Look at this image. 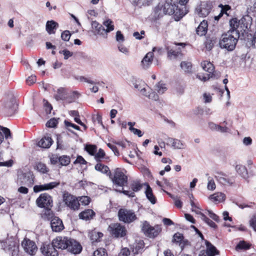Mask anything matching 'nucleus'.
<instances>
[{"mask_svg": "<svg viewBox=\"0 0 256 256\" xmlns=\"http://www.w3.org/2000/svg\"><path fill=\"white\" fill-rule=\"evenodd\" d=\"M162 12L164 14L169 15L174 14V19L178 21L184 16L188 12V10L186 7L182 8L173 2L172 0H166L163 5L158 4L156 8L157 12L158 10Z\"/></svg>", "mask_w": 256, "mask_h": 256, "instance_id": "1", "label": "nucleus"}, {"mask_svg": "<svg viewBox=\"0 0 256 256\" xmlns=\"http://www.w3.org/2000/svg\"><path fill=\"white\" fill-rule=\"evenodd\" d=\"M239 38L238 30L231 28L222 35L219 42L220 46L228 51H232L236 48Z\"/></svg>", "mask_w": 256, "mask_h": 256, "instance_id": "2", "label": "nucleus"}, {"mask_svg": "<svg viewBox=\"0 0 256 256\" xmlns=\"http://www.w3.org/2000/svg\"><path fill=\"white\" fill-rule=\"evenodd\" d=\"M230 28L234 30H238V34L242 31L245 32L250 28L251 24L250 18L248 16L242 18L238 20L237 18H232L230 21Z\"/></svg>", "mask_w": 256, "mask_h": 256, "instance_id": "3", "label": "nucleus"}, {"mask_svg": "<svg viewBox=\"0 0 256 256\" xmlns=\"http://www.w3.org/2000/svg\"><path fill=\"white\" fill-rule=\"evenodd\" d=\"M126 173V171L124 169L116 168L112 174L110 176L113 184L118 186H124L128 182V177Z\"/></svg>", "mask_w": 256, "mask_h": 256, "instance_id": "4", "label": "nucleus"}, {"mask_svg": "<svg viewBox=\"0 0 256 256\" xmlns=\"http://www.w3.org/2000/svg\"><path fill=\"white\" fill-rule=\"evenodd\" d=\"M36 204L38 207L46 209L48 214H50V210L53 206V200L50 195L46 193L40 194L36 200Z\"/></svg>", "mask_w": 256, "mask_h": 256, "instance_id": "5", "label": "nucleus"}, {"mask_svg": "<svg viewBox=\"0 0 256 256\" xmlns=\"http://www.w3.org/2000/svg\"><path fill=\"white\" fill-rule=\"evenodd\" d=\"M63 202L70 209L78 210L80 208V204L78 201V197L74 196L68 192H64L62 196Z\"/></svg>", "mask_w": 256, "mask_h": 256, "instance_id": "6", "label": "nucleus"}, {"mask_svg": "<svg viewBox=\"0 0 256 256\" xmlns=\"http://www.w3.org/2000/svg\"><path fill=\"white\" fill-rule=\"evenodd\" d=\"M142 230L144 234L150 238H154L158 236L161 232V228L159 226H152L149 222L146 221L143 222Z\"/></svg>", "mask_w": 256, "mask_h": 256, "instance_id": "7", "label": "nucleus"}, {"mask_svg": "<svg viewBox=\"0 0 256 256\" xmlns=\"http://www.w3.org/2000/svg\"><path fill=\"white\" fill-rule=\"evenodd\" d=\"M118 216L120 221L128 224L136 219V216L133 210L124 208L118 210Z\"/></svg>", "mask_w": 256, "mask_h": 256, "instance_id": "8", "label": "nucleus"}, {"mask_svg": "<svg viewBox=\"0 0 256 256\" xmlns=\"http://www.w3.org/2000/svg\"><path fill=\"white\" fill-rule=\"evenodd\" d=\"M3 249L8 250L12 254V256H18L19 250L18 246L16 240L14 238H10L6 240L2 245Z\"/></svg>", "mask_w": 256, "mask_h": 256, "instance_id": "9", "label": "nucleus"}, {"mask_svg": "<svg viewBox=\"0 0 256 256\" xmlns=\"http://www.w3.org/2000/svg\"><path fill=\"white\" fill-rule=\"evenodd\" d=\"M108 230L112 236L116 238L124 237L126 234L125 227L118 223L110 224L108 226Z\"/></svg>", "mask_w": 256, "mask_h": 256, "instance_id": "10", "label": "nucleus"}, {"mask_svg": "<svg viewBox=\"0 0 256 256\" xmlns=\"http://www.w3.org/2000/svg\"><path fill=\"white\" fill-rule=\"evenodd\" d=\"M201 66L203 70L206 72H208V74H206V75H201L200 74H198L196 76V78L206 82L212 76V72L214 71V68L212 63L207 60H204L202 62Z\"/></svg>", "mask_w": 256, "mask_h": 256, "instance_id": "11", "label": "nucleus"}, {"mask_svg": "<svg viewBox=\"0 0 256 256\" xmlns=\"http://www.w3.org/2000/svg\"><path fill=\"white\" fill-rule=\"evenodd\" d=\"M212 9L210 3L203 2L198 4L195 10L196 14L200 17H206L208 15Z\"/></svg>", "mask_w": 256, "mask_h": 256, "instance_id": "12", "label": "nucleus"}, {"mask_svg": "<svg viewBox=\"0 0 256 256\" xmlns=\"http://www.w3.org/2000/svg\"><path fill=\"white\" fill-rule=\"evenodd\" d=\"M22 246L26 252L30 256H34L36 254L38 248L34 242L24 238L22 242Z\"/></svg>", "mask_w": 256, "mask_h": 256, "instance_id": "13", "label": "nucleus"}, {"mask_svg": "<svg viewBox=\"0 0 256 256\" xmlns=\"http://www.w3.org/2000/svg\"><path fill=\"white\" fill-rule=\"evenodd\" d=\"M52 244L56 248L64 250L68 249L70 238L65 236H58L52 241Z\"/></svg>", "mask_w": 256, "mask_h": 256, "instance_id": "14", "label": "nucleus"}, {"mask_svg": "<svg viewBox=\"0 0 256 256\" xmlns=\"http://www.w3.org/2000/svg\"><path fill=\"white\" fill-rule=\"evenodd\" d=\"M40 250L44 256H58V252L52 242V244H44Z\"/></svg>", "mask_w": 256, "mask_h": 256, "instance_id": "15", "label": "nucleus"}, {"mask_svg": "<svg viewBox=\"0 0 256 256\" xmlns=\"http://www.w3.org/2000/svg\"><path fill=\"white\" fill-rule=\"evenodd\" d=\"M185 44L184 43L174 44L172 46H168V56L170 60L176 58L180 54V50L177 49L178 46H181L184 47Z\"/></svg>", "mask_w": 256, "mask_h": 256, "instance_id": "16", "label": "nucleus"}, {"mask_svg": "<svg viewBox=\"0 0 256 256\" xmlns=\"http://www.w3.org/2000/svg\"><path fill=\"white\" fill-rule=\"evenodd\" d=\"M18 182L22 185L32 186L34 183V177L32 174L26 173L19 176Z\"/></svg>", "mask_w": 256, "mask_h": 256, "instance_id": "17", "label": "nucleus"}, {"mask_svg": "<svg viewBox=\"0 0 256 256\" xmlns=\"http://www.w3.org/2000/svg\"><path fill=\"white\" fill-rule=\"evenodd\" d=\"M60 184L58 182H53L48 184L41 185H36L34 187V191L35 192H38L41 191L52 190Z\"/></svg>", "mask_w": 256, "mask_h": 256, "instance_id": "18", "label": "nucleus"}, {"mask_svg": "<svg viewBox=\"0 0 256 256\" xmlns=\"http://www.w3.org/2000/svg\"><path fill=\"white\" fill-rule=\"evenodd\" d=\"M50 226L52 231L55 232H60L64 228L62 222L60 218L56 216L51 220Z\"/></svg>", "mask_w": 256, "mask_h": 256, "instance_id": "19", "label": "nucleus"}, {"mask_svg": "<svg viewBox=\"0 0 256 256\" xmlns=\"http://www.w3.org/2000/svg\"><path fill=\"white\" fill-rule=\"evenodd\" d=\"M82 247L81 245L74 240L70 238V242L68 244V251L74 254H78L81 252Z\"/></svg>", "mask_w": 256, "mask_h": 256, "instance_id": "20", "label": "nucleus"}, {"mask_svg": "<svg viewBox=\"0 0 256 256\" xmlns=\"http://www.w3.org/2000/svg\"><path fill=\"white\" fill-rule=\"evenodd\" d=\"M222 124H224V126H221L213 122H208V126L212 131L219 132L222 133L226 132L228 130V128L226 126L227 122L226 121H224Z\"/></svg>", "mask_w": 256, "mask_h": 256, "instance_id": "21", "label": "nucleus"}, {"mask_svg": "<svg viewBox=\"0 0 256 256\" xmlns=\"http://www.w3.org/2000/svg\"><path fill=\"white\" fill-rule=\"evenodd\" d=\"M141 94L148 97L149 99L156 100L158 99V96L154 92H152L146 85L143 86L140 90Z\"/></svg>", "mask_w": 256, "mask_h": 256, "instance_id": "22", "label": "nucleus"}, {"mask_svg": "<svg viewBox=\"0 0 256 256\" xmlns=\"http://www.w3.org/2000/svg\"><path fill=\"white\" fill-rule=\"evenodd\" d=\"M141 94L148 97L149 99L156 100L158 99V96L154 92H152L146 85L143 86L140 90Z\"/></svg>", "mask_w": 256, "mask_h": 256, "instance_id": "23", "label": "nucleus"}, {"mask_svg": "<svg viewBox=\"0 0 256 256\" xmlns=\"http://www.w3.org/2000/svg\"><path fill=\"white\" fill-rule=\"evenodd\" d=\"M5 108L10 114H14L17 108V104L14 98H11L4 103Z\"/></svg>", "mask_w": 256, "mask_h": 256, "instance_id": "24", "label": "nucleus"}, {"mask_svg": "<svg viewBox=\"0 0 256 256\" xmlns=\"http://www.w3.org/2000/svg\"><path fill=\"white\" fill-rule=\"evenodd\" d=\"M91 25L92 31L95 34L104 35V28L102 24L94 20L92 22Z\"/></svg>", "mask_w": 256, "mask_h": 256, "instance_id": "25", "label": "nucleus"}, {"mask_svg": "<svg viewBox=\"0 0 256 256\" xmlns=\"http://www.w3.org/2000/svg\"><path fill=\"white\" fill-rule=\"evenodd\" d=\"M53 142L50 136L48 135L44 136L38 142V145L42 148H49Z\"/></svg>", "mask_w": 256, "mask_h": 256, "instance_id": "26", "label": "nucleus"}, {"mask_svg": "<svg viewBox=\"0 0 256 256\" xmlns=\"http://www.w3.org/2000/svg\"><path fill=\"white\" fill-rule=\"evenodd\" d=\"M95 212L91 209H87L80 212L79 218L85 220H90L95 216Z\"/></svg>", "mask_w": 256, "mask_h": 256, "instance_id": "27", "label": "nucleus"}, {"mask_svg": "<svg viewBox=\"0 0 256 256\" xmlns=\"http://www.w3.org/2000/svg\"><path fill=\"white\" fill-rule=\"evenodd\" d=\"M208 198L215 203H219L224 202L226 199V196L224 194L220 192H217L211 194Z\"/></svg>", "mask_w": 256, "mask_h": 256, "instance_id": "28", "label": "nucleus"}, {"mask_svg": "<svg viewBox=\"0 0 256 256\" xmlns=\"http://www.w3.org/2000/svg\"><path fill=\"white\" fill-rule=\"evenodd\" d=\"M154 57L153 52H149L145 56L142 60V65L144 68H148L152 64Z\"/></svg>", "mask_w": 256, "mask_h": 256, "instance_id": "29", "label": "nucleus"}, {"mask_svg": "<svg viewBox=\"0 0 256 256\" xmlns=\"http://www.w3.org/2000/svg\"><path fill=\"white\" fill-rule=\"evenodd\" d=\"M208 30V22L206 20H202L197 28L196 32L200 36H204Z\"/></svg>", "mask_w": 256, "mask_h": 256, "instance_id": "30", "label": "nucleus"}, {"mask_svg": "<svg viewBox=\"0 0 256 256\" xmlns=\"http://www.w3.org/2000/svg\"><path fill=\"white\" fill-rule=\"evenodd\" d=\"M58 24L54 20H49L46 24V30L50 34H54L55 30L58 28Z\"/></svg>", "mask_w": 256, "mask_h": 256, "instance_id": "31", "label": "nucleus"}, {"mask_svg": "<svg viewBox=\"0 0 256 256\" xmlns=\"http://www.w3.org/2000/svg\"><path fill=\"white\" fill-rule=\"evenodd\" d=\"M216 179L222 184H232L230 180L226 178V176L222 173L216 172L214 175Z\"/></svg>", "mask_w": 256, "mask_h": 256, "instance_id": "32", "label": "nucleus"}, {"mask_svg": "<svg viewBox=\"0 0 256 256\" xmlns=\"http://www.w3.org/2000/svg\"><path fill=\"white\" fill-rule=\"evenodd\" d=\"M102 24L106 28H104V34L106 35L108 33L113 31L114 29V22L109 18L104 20L102 22Z\"/></svg>", "mask_w": 256, "mask_h": 256, "instance_id": "33", "label": "nucleus"}, {"mask_svg": "<svg viewBox=\"0 0 256 256\" xmlns=\"http://www.w3.org/2000/svg\"><path fill=\"white\" fill-rule=\"evenodd\" d=\"M67 90L64 88H60L57 90L56 93L54 94V98L56 100H64L66 99Z\"/></svg>", "mask_w": 256, "mask_h": 256, "instance_id": "34", "label": "nucleus"}, {"mask_svg": "<svg viewBox=\"0 0 256 256\" xmlns=\"http://www.w3.org/2000/svg\"><path fill=\"white\" fill-rule=\"evenodd\" d=\"M146 186L145 194L147 198L152 204H155L156 203V198L154 195L152 191V189L148 184H146Z\"/></svg>", "mask_w": 256, "mask_h": 256, "instance_id": "35", "label": "nucleus"}, {"mask_svg": "<svg viewBox=\"0 0 256 256\" xmlns=\"http://www.w3.org/2000/svg\"><path fill=\"white\" fill-rule=\"evenodd\" d=\"M89 236L92 242H98L100 240L103 236V234L94 230L89 233Z\"/></svg>", "mask_w": 256, "mask_h": 256, "instance_id": "36", "label": "nucleus"}, {"mask_svg": "<svg viewBox=\"0 0 256 256\" xmlns=\"http://www.w3.org/2000/svg\"><path fill=\"white\" fill-rule=\"evenodd\" d=\"M206 253L208 256H214L218 254V251L216 250V248L210 242H206Z\"/></svg>", "mask_w": 256, "mask_h": 256, "instance_id": "37", "label": "nucleus"}, {"mask_svg": "<svg viewBox=\"0 0 256 256\" xmlns=\"http://www.w3.org/2000/svg\"><path fill=\"white\" fill-rule=\"evenodd\" d=\"M168 142L172 144V146L174 148L182 149L184 148V144L179 140L169 138L168 139Z\"/></svg>", "mask_w": 256, "mask_h": 256, "instance_id": "38", "label": "nucleus"}, {"mask_svg": "<svg viewBox=\"0 0 256 256\" xmlns=\"http://www.w3.org/2000/svg\"><path fill=\"white\" fill-rule=\"evenodd\" d=\"M95 169L102 174L110 176V172L108 167L100 163H98L95 166Z\"/></svg>", "mask_w": 256, "mask_h": 256, "instance_id": "39", "label": "nucleus"}, {"mask_svg": "<svg viewBox=\"0 0 256 256\" xmlns=\"http://www.w3.org/2000/svg\"><path fill=\"white\" fill-rule=\"evenodd\" d=\"M78 92L74 91L72 94L67 93L66 99L64 101L66 103H71L74 102L76 98L78 97Z\"/></svg>", "mask_w": 256, "mask_h": 256, "instance_id": "40", "label": "nucleus"}, {"mask_svg": "<svg viewBox=\"0 0 256 256\" xmlns=\"http://www.w3.org/2000/svg\"><path fill=\"white\" fill-rule=\"evenodd\" d=\"M236 170L242 177L246 178L248 175V172L246 168L242 165H237L236 166Z\"/></svg>", "mask_w": 256, "mask_h": 256, "instance_id": "41", "label": "nucleus"}, {"mask_svg": "<svg viewBox=\"0 0 256 256\" xmlns=\"http://www.w3.org/2000/svg\"><path fill=\"white\" fill-rule=\"evenodd\" d=\"M173 242L179 243L181 247L184 246V240L183 235L180 233L175 234L173 236Z\"/></svg>", "mask_w": 256, "mask_h": 256, "instance_id": "42", "label": "nucleus"}, {"mask_svg": "<svg viewBox=\"0 0 256 256\" xmlns=\"http://www.w3.org/2000/svg\"><path fill=\"white\" fill-rule=\"evenodd\" d=\"M78 201L80 204L83 206H88L91 202V198L88 196H81L78 197Z\"/></svg>", "mask_w": 256, "mask_h": 256, "instance_id": "43", "label": "nucleus"}, {"mask_svg": "<svg viewBox=\"0 0 256 256\" xmlns=\"http://www.w3.org/2000/svg\"><path fill=\"white\" fill-rule=\"evenodd\" d=\"M220 6H221L222 8H221V11H220V14L218 16H214V19L217 20H218L220 19V18L224 14H226L227 16H228V10H230V7L228 5H226L224 6L220 5Z\"/></svg>", "mask_w": 256, "mask_h": 256, "instance_id": "44", "label": "nucleus"}, {"mask_svg": "<svg viewBox=\"0 0 256 256\" xmlns=\"http://www.w3.org/2000/svg\"><path fill=\"white\" fill-rule=\"evenodd\" d=\"M250 245L247 243L244 240H242L236 246V249L238 250H246L249 249Z\"/></svg>", "mask_w": 256, "mask_h": 256, "instance_id": "45", "label": "nucleus"}, {"mask_svg": "<svg viewBox=\"0 0 256 256\" xmlns=\"http://www.w3.org/2000/svg\"><path fill=\"white\" fill-rule=\"evenodd\" d=\"M200 218L203 221H204L206 224H208V225L211 228H216V224L212 220L208 218L204 214H201Z\"/></svg>", "mask_w": 256, "mask_h": 256, "instance_id": "46", "label": "nucleus"}, {"mask_svg": "<svg viewBox=\"0 0 256 256\" xmlns=\"http://www.w3.org/2000/svg\"><path fill=\"white\" fill-rule=\"evenodd\" d=\"M36 169L40 172L45 174L48 172V169L45 164L42 162H38L36 166Z\"/></svg>", "mask_w": 256, "mask_h": 256, "instance_id": "47", "label": "nucleus"}, {"mask_svg": "<svg viewBox=\"0 0 256 256\" xmlns=\"http://www.w3.org/2000/svg\"><path fill=\"white\" fill-rule=\"evenodd\" d=\"M181 68L186 72H190L192 69V64L190 62L184 61L180 64Z\"/></svg>", "mask_w": 256, "mask_h": 256, "instance_id": "48", "label": "nucleus"}, {"mask_svg": "<svg viewBox=\"0 0 256 256\" xmlns=\"http://www.w3.org/2000/svg\"><path fill=\"white\" fill-rule=\"evenodd\" d=\"M216 188V185L212 178L208 176L207 188L209 190H214Z\"/></svg>", "mask_w": 256, "mask_h": 256, "instance_id": "49", "label": "nucleus"}, {"mask_svg": "<svg viewBox=\"0 0 256 256\" xmlns=\"http://www.w3.org/2000/svg\"><path fill=\"white\" fill-rule=\"evenodd\" d=\"M59 162L62 166H66L68 165L70 162V158L67 156H62L58 158Z\"/></svg>", "mask_w": 256, "mask_h": 256, "instance_id": "50", "label": "nucleus"}, {"mask_svg": "<svg viewBox=\"0 0 256 256\" xmlns=\"http://www.w3.org/2000/svg\"><path fill=\"white\" fill-rule=\"evenodd\" d=\"M190 204L192 212H195L196 214H200V216L201 214H203V213L201 212L200 211V208L198 204L195 203L192 200H191Z\"/></svg>", "mask_w": 256, "mask_h": 256, "instance_id": "51", "label": "nucleus"}, {"mask_svg": "<svg viewBox=\"0 0 256 256\" xmlns=\"http://www.w3.org/2000/svg\"><path fill=\"white\" fill-rule=\"evenodd\" d=\"M118 50L122 53L124 54L126 56H128L130 54V51L128 48L126 46L122 43L118 44L117 45Z\"/></svg>", "mask_w": 256, "mask_h": 256, "instance_id": "52", "label": "nucleus"}, {"mask_svg": "<svg viewBox=\"0 0 256 256\" xmlns=\"http://www.w3.org/2000/svg\"><path fill=\"white\" fill-rule=\"evenodd\" d=\"M166 89V84L162 82H158L156 86V90L160 94H164Z\"/></svg>", "mask_w": 256, "mask_h": 256, "instance_id": "53", "label": "nucleus"}, {"mask_svg": "<svg viewBox=\"0 0 256 256\" xmlns=\"http://www.w3.org/2000/svg\"><path fill=\"white\" fill-rule=\"evenodd\" d=\"M95 158L97 161H100L102 158L108 159V157L106 156V154L103 150L100 148L98 152L95 156Z\"/></svg>", "mask_w": 256, "mask_h": 256, "instance_id": "54", "label": "nucleus"}, {"mask_svg": "<svg viewBox=\"0 0 256 256\" xmlns=\"http://www.w3.org/2000/svg\"><path fill=\"white\" fill-rule=\"evenodd\" d=\"M64 123L67 129L70 132H72L71 128H73L75 130H80V128L74 124H72L66 120H64Z\"/></svg>", "mask_w": 256, "mask_h": 256, "instance_id": "55", "label": "nucleus"}, {"mask_svg": "<svg viewBox=\"0 0 256 256\" xmlns=\"http://www.w3.org/2000/svg\"><path fill=\"white\" fill-rule=\"evenodd\" d=\"M142 185L140 184V182L136 180L134 181L130 184V187L133 192H138L142 188Z\"/></svg>", "mask_w": 256, "mask_h": 256, "instance_id": "56", "label": "nucleus"}, {"mask_svg": "<svg viewBox=\"0 0 256 256\" xmlns=\"http://www.w3.org/2000/svg\"><path fill=\"white\" fill-rule=\"evenodd\" d=\"M92 256H108V254L104 248H99L94 251Z\"/></svg>", "mask_w": 256, "mask_h": 256, "instance_id": "57", "label": "nucleus"}, {"mask_svg": "<svg viewBox=\"0 0 256 256\" xmlns=\"http://www.w3.org/2000/svg\"><path fill=\"white\" fill-rule=\"evenodd\" d=\"M74 79L77 80H78L80 82H87V83H88V84H94L95 82L92 80H90V79H88V78H86L84 76H74Z\"/></svg>", "mask_w": 256, "mask_h": 256, "instance_id": "58", "label": "nucleus"}, {"mask_svg": "<svg viewBox=\"0 0 256 256\" xmlns=\"http://www.w3.org/2000/svg\"><path fill=\"white\" fill-rule=\"evenodd\" d=\"M71 36V34L69 30H64L61 34L62 39L66 42L69 40Z\"/></svg>", "mask_w": 256, "mask_h": 256, "instance_id": "59", "label": "nucleus"}, {"mask_svg": "<svg viewBox=\"0 0 256 256\" xmlns=\"http://www.w3.org/2000/svg\"><path fill=\"white\" fill-rule=\"evenodd\" d=\"M86 150L90 154L94 156L96 152V147L95 146H87Z\"/></svg>", "mask_w": 256, "mask_h": 256, "instance_id": "60", "label": "nucleus"}, {"mask_svg": "<svg viewBox=\"0 0 256 256\" xmlns=\"http://www.w3.org/2000/svg\"><path fill=\"white\" fill-rule=\"evenodd\" d=\"M58 124V120L56 118H53L50 120L46 124V126L48 128H54Z\"/></svg>", "mask_w": 256, "mask_h": 256, "instance_id": "61", "label": "nucleus"}, {"mask_svg": "<svg viewBox=\"0 0 256 256\" xmlns=\"http://www.w3.org/2000/svg\"><path fill=\"white\" fill-rule=\"evenodd\" d=\"M250 226L256 232V214H254L249 221Z\"/></svg>", "mask_w": 256, "mask_h": 256, "instance_id": "62", "label": "nucleus"}, {"mask_svg": "<svg viewBox=\"0 0 256 256\" xmlns=\"http://www.w3.org/2000/svg\"><path fill=\"white\" fill-rule=\"evenodd\" d=\"M60 54H63L64 56V59L68 60L69 58L73 55V53L67 50H64L60 51Z\"/></svg>", "mask_w": 256, "mask_h": 256, "instance_id": "63", "label": "nucleus"}, {"mask_svg": "<svg viewBox=\"0 0 256 256\" xmlns=\"http://www.w3.org/2000/svg\"><path fill=\"white\" fill-rule=\"evenodd\" d=\"M116 40L118 44L122 43L124 40V38L120 31H118L116 33Z\"/></svg>", "mask_w": 256, "mask_h": 256, "instance_id": "64", "label": "nucleus"}]
</instances>
